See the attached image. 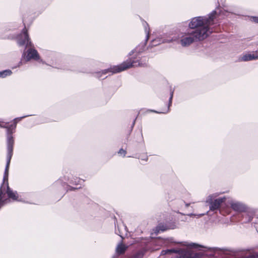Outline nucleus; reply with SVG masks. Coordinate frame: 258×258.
<instances>
[{
    "label": "nucleus",
    "instance_id": "1",
    "mask_svg": "<svg viewBox=\"0 0 258 258\" xmlns=\"http://www.w3.org/2000/svg\"><path fill=\"white\" fill-rule=\"evenodd\" d=\"M214 24V14H212L209 17H197L192 18L189 24V30L194 31H200L204 29H206L208 31V35L212 33L209 27Z\"/></svg>",
    "mask_w": 258,
    "mask_h": 258
},
{
    "label": "nucleus",
    "instance_id": "16",
    "mask_svg": "<svg viewBox=\"0 0 258 258\" xmlns=\"http://www.w3.org/2000/svg\"><path fill=\"white\" fill-rule=\"evenodd\" d=\"M253 20L254 22L258 23V17H253Z\"/></svg>",
    "mask_w": 258,
    "mask_h": 258
},
{
    "label": "nucleus",
    "instance_id": "2",
    "mask_svg": "<svg viewBox=\"0 0 258 258\" xmlns=\"http://www.w3.org/2000/svg\"><path fill=\"white\" fill-rule=\"evenodd\" d=\"M208 36V31L204 29L200 31L188 30L181 38V43L183 46L189 45L194 41L204 40Z\"/></svg>",
    "mask_w": 258,
    "mask_h": 258
},
{
    "label": "nucleus",
    "instance_id": "3",
    "mask_svg": "<svg viewBox=\"0 0 258 258\" xmlns=\"http://www.w3.org/2000/svg\"><path fill=\"white\" fill-rule=\"evenodd\" d=\"M139 66L140 63L139 62L133 60L132 59H130L126 60L119 65L114 66L112 67H110L108 69L103 70L102 72V74H106L108 73H111L112 74L118 73L131 68Z\"/></svg>",
    "mask_w": 258,
    "mask_h": 258
},
{
    "label": "nucleus",
    "instance_id": "6",
    "mask_svg": "<svg viewBox=\"0 0 258 258\" xmlns=\"http://www.w3.org/2000/svg\"><path fill=\"white\" fill-rule=\"evenodd\" d=\"M13 145H14V139L12 137H10L8 138V155L7 157V165L5 169V175L4 177V181L5 183L6 182L7 180L8 181V171L9 165L10 163V161L13 155Z\"/></svg>",
    "mask_w": 258,
    "mask_h": 258
},
{
    "label": "nucleus",
    "instance_id": "14",
    "mask_svg": "<svg viewBox=\"0 0 258 258\" xmlns=\"http://www.w3.org/2000/svg\"><path fill=\"white\" fill-rule=\"evenodd\" d=\"M12 72L10 70H7L0 72V77L5 78L7 76H10Z\"/></svg>",
    "mask_w": 258,
    "mask_h": 258
},
{
    "label": "nucleus",
    "instance_id": "4",
    "mask_svg": "<svg viewBox=\"0 0 258 258\" xmlns=\"http://www.w3.org/2000/svg\"><path fill=\"white\" fill-rule=\"evenodd\" d=\"M7 193L9 198L14 200H17L18 196L16 192L12 190L8 185V181L3 182L0 188V208L7 203L8 200L5 198V193Z\"/></svg>",
    "mask_w": 258,
    "mask_h": 258
},
{
    "label": "nucleus",
    "instance_id": "8",
    "mask_svg": "<svg viewBox=\"0 0 258 258\" xmlns=\"http://www.w3.org/2000/svg\"><path fill=\"white\" fill-rule=\"evenodd\" d=\"M25 116L22 117H18L16 118L13 120V124L9 125L8 123H2L0 124V126L2 127H4L7 128L8 131V138L10 137H13L12 136L11 134H12L13 131H14L16 127L17 123L18 121H20L22 118L25 117ZM8 139L7 140V141Z\"/></svg>",
    "mask_w": 258,
    "mask_h": 258
},
{
    "label": "nucleus",
    "instance_id": "10",
    "mask_svg": "<svg viewBox=\"0 0 258 258\" xmlns=\"http://www.w3.org/2000/svg\"><path fill=\"white\" fill-rule=\"evenodd\" d=\"M257 59L258 50H256L243 55L242 58H241V60L246 61Z\"/></svg>",
    "mask_w": 258,
    "mask_h": 258
},
{
    "label": "nucleus",
    "instance_id": "17",
    "mask_svg": "<svg viewBox=\"0 0 258 258\" xmlns=\"http://www.w3.org/2000/svg\"><path fill=\"white\" fill-rule=\"evenodd\" d=\"M166 229H165V228L161 229V230L162 231H164V230H165Z\"/></svg>",
    "mask_w": 258,
    "mask_h": 258
},
{
    "label": "nucleus",
    "instance_id": "7",
    "mask_svg": "<svg viewBox=\"0 0 258 258\" xmlns=\"http://www.w3.org/2000/svg\"><path fill=\"white\" fill-rule=\"evenodd\" d=\"M18 43L20 45L31 46V42L28 36V31L25 28L18 37Z\"/></svg>",
    "mask_w": 258,
    "mask_h": 258
},
{
    "label": "nucleus",
    "instance_id": "13",
    "mask_svg": "<svg viewBox=\"0 0 258 258\" xmlns=\"http://www.w3.org/2000/svg\"><path fill=\"white\" fill-rule=\"evenodd\" d=\"M126 248V247L124 245L120 244L116 248V251L118 253H122L125 251Z\"/></svg>",
    "mask_w": 258,
    "mask_h": 258
},
{
    "label": "nucleus",
    "instance_id": "5",
    "mask_svg": "<svg viewBox=\"0 0 258 258\" xmlns=\"http://www.w3.org/2000/svg\"><path fill=\"white\" fill-rule=\"evenodd\" d=\"M172 252L178 253L179 255L177 257L178 258H197L200 256L199 254L195 253L190 249H167L162 250L161 251V254L165 255Z\"/></svg>",
    "mask_w": 258,
    "mask_h": 258
},
{
    "label": "nucleus",
    "instance_id": "15",
    "mask_svg": "<svg viewBox=\"0 0 258 258\" xmlns=\"http://www.w3.org/2000/svg\"><path fill=\"white\" fill-rule=\"evenodd\" d=\"M118 153L120 154V155H122L123 156H125L126 152H125V151H124V150H123V149H120Z\"/></svg>",
    "mask_w": 258,
    "mask_h": 258
},
{
    "label": "nucleus",
    "instance_id": "11",
    "mask_svg": "<svg viewBox=\"0 0 258 258\" xmlns=\"http://www.w3.org/2000/svg\"><path fill=\"white\" fill-rule=\"evenodd\" d=\"M224 201L222 199H218L215 200L214 202H212L210 206V210H215L218 209L222 203Z\"/></svg>",
    "mask_w": 258,
    "mask_h": 258
},
{
    "label": "nucleus",
    "instance_id": "12",
    "mask_svg": "<svg viewBox=\"0 0 258 258\" xmlns=\"http://www.w3.org/2000/svg\"><path fill=\"white\" fill-rule=\"evenodd\" d=\"M232 208L236 211H240L242 209V206L238 203H234L231 204Z\"/></svg>",
    "mask_w": 258,
    "mask_h": 258
},
{
    "label": "nucleus",
    "instance_id": "9",
    "mask_svg": "<svg viewBox=\"0 0 258 258\" xmlns=\"http://www.w3.org/2000/svg\"><path fill=\"white\" fill-rule=\"evenodd\" d=\"M39 58V55L36 50L33 48L28 49L27 51V55H26V61H29L31 59L37 60Z\"/></svg>",
    "mask_w": 258,
    "mask_h": 258
}]
</instances>
